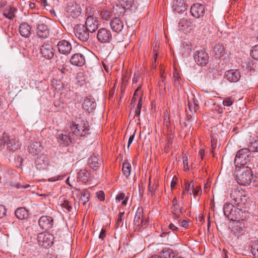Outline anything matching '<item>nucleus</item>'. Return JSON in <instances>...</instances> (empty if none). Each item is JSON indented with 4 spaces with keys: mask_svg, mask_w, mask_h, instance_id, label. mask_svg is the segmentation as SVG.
Instances as JSON below:
<instances>
[{
    "mask_svg": "<svg viewBox=\"0 0 258 258\" xmlns=\"http://www.w3.org/2000/svg\"><path fill=\"white\" fill-rule=\"evenodd\" d=\"M194 57L197 64L202 66H205L208 63L209 58L208 54L203 49L196 50Z\"/></svg>",
    "mask_w": 258,
    "mask_h": 258,
    "instance_id": "nucleus-8",
    "label": "nucleus"
},
{
    "mask_svg": "<svg viewBox=\"0 0 258 258\" xmlns=\"http://www.w3.org/2000/svg\"><path fill=\"white\" fill-rule=\"evenodd\" d=\"M185 191H189L190 189L194 188V183L192 181L189 182L188 181L185 180L184 181Z\"/></svg>",
    "mask_w": 258,
    "mask_h": 258,
    "instance_id": "nucleus-50",
    "label": "nucleus"
},
{
    "mask_svg": "<svg viewBox=\"0 0 258 258\" xmlns=\"http://www.w3.org/2000/svg\"><path fill=\"white\" fill-rule=\"evenodd\" d=\"M223 213L224 215L231 221H239L241 219L240 212L245 210H239L238 207L234 208V206L229 203H226L223 206Z\"/></svg>",
    "mask_w": 258,
    "mask_h": 258,
    "instance_id": "nucleus-3",
    "label": "nucleus"
},
{
    "mask_svg": "<svg viewBox=\"0 0 258 258\" xmlns=\"http://www.w3.org/2000/svg\"><path fill=\"white\" fill-rule=\"evenodd\" d=\"M173 8L175 11L179 13L186 10L185 5L183 0H176L173 5Z\"/></svg>",
    "mask_w": 258,
    "mask_h": 258,
    "instance_id": "nucleus-33",
    "label": "nucleus"
},
{
    "mask_svg": "<svg viewBox=\"0 0 258 258\" xmlns=\"http://www.w3.org/2000/svg\"><path fill=\"white\" fill-rule=\"evenodd\" d=\"M225 76L230 82H237L241 78V73L238 70L231 69L225 72Z\"/></svg>",
    "mask_w": 258,
    "mask_h": 258,
    "instance_id": "nucleus-17",
    "label": "nucleus"
},
{
    "mask_svg": "<svg viewBox=\"0 0 258 258\" xmlns=\"http://www.w3.org/2000/svg\"><path fill=\"white\" fill-rule=\"evenodd\" d=\"M28 149L30 153L36 155L41 152L42 147L39 141H33L28 146Z\"/></svg>",
    "mask_w": 258,
    "mask_h": 258,
    "instance_id": "nucleus-23",
    "label": "nucleus"
},
{
    "mask_svg": "<svg viewBox=\"0 0 258 258\" xmlns=\"http://www.w3.org/2000/svg\"><path fill=\"white\" fill-rule=\"evenodd\" d=\"M70 178H67L66 180V183L70 185L71 187L75 188V185H76V181L74 179L72 181H70Z\"/></svg>",
    "mask_w": 258,
    "mask_h": 258,
    "instance_id": "nucleus-55",
    "label": "nucleus"
},
{
    "mask_svg": "<svg viewBox=\"0 0 258 258\" xmlns=\"http://www.w3.org/2000/svg\"><path fill=\"white\" fill-rule=\"evenodd\" d=\"M249 148L251 152H258V137H256L254 141L251 143Z\"/></svg>",
    "mask_w": 258,
    "mask_h": 258,
    "instance_id": "nucleus-41",
    "label": "nucleus"
},
{
    "mask_svg": "<svg viewBox=\"0 0 258 258\" xmlns=\"http://www.w3.org/2000/svg\"><path fill=\"white\" fill-rule=\"evenodd\" d=\"M120 4L126 9L131 8L134 4V0H119Z\"/></svg>",
    "mask_w": 258,
    "mask_h": 258,
    "instance_id": "nucleus-40",
    "label": "nucleus"
},
{
    "mask_svg": "<svg viewBox=\"0 0 258 258\" xmlns=\"http://www.w3.org/2000/svg\"><path fill=\"white\" fill-rule=\"evenodd\" d=\"M97 38L101 43H109L112 39L111 31L105 28H101L98 31Z\"/></svg>",
    "mask_w": 258,
    "mask_h": 258,
    "instance_id": "nucleus-9",
    "label": "nucleus"
},
{
    "mask_svg": "<svg viewBox=\"0 0 258 258\" xmlns=\"http://www.w3.org/2000/svg\"><path fill=\"white\" fill-rule=\"evenodd\" d=\"M57 141L60 145L66 147L72 142V138L68 135L61 134L57 137Z\"/></svg>",
    "mask_w": 258,
    "mask_h": 258,
    "instance_id": "nucleus-28",
    "label": "nucleus"
},
{
    "mask_svg": "<svg viewBox=\"0 0 258 258\" xmlns=\"http://www.w3.org/2000/svg\"><path fill=\"white\" fill-rule=\"evenodd\" d=\"M9 160L12 162L17 167L22 168L23 159L20 155L14 156L13 155H8Z\"/></svg>",
    "mask_w": 258,
    "mask_h": 258,
    "instance_id": "nucleus-26",
    "label": "nucleus"
},
{
    "mask_svg": "<svg viewBox=\"0 0 258 258\" xmlns=\"http://www.w3.org/2000/svg\"><path fill=\"white\" fill-rule=\"evenodd\" d=\"M44 19L42 16L34 14L30 22L33 27H36V35L39 38L45 39L48 37L50 31L47 25L44 23Z\"/></svg>",
    "mask_w": 258,
    "mask_h": 258,
    "instance_id": "nucleus-1",
    "label": "nucleus"
},
{
    "mask_svg": "<svg viewBox=\"0 0 258 258\" xmlns=\"http://www.w3.org/2000/svg\"><path fill=\"white\" fill-rule=\"evenodd\" d=\"M234 100L230 97H227L223 101L224 106H230L233 104Z\"/></svg>",
    "mask_w": 258,
    "mask_h": 258,
    "instance_id": "nucleus-49",
    "label": "nucleus"
},
{
    "mask_svg": "<svg viewBox=\"0 0 258 258\" xmlns=\"http://www.w3.org/2000/svg\"><path fill=\"white\" fill-rule=\"evenodd\" d=\"M251 179L252 178H251ZM253 186L258 187V179H254L252 181L251 180V183H250Z\"/></svg>",
    "mask_w": 258,
    "mask_h": 258,
    "instance_id": "nucleus-64",
    "label": "nucleus"
},
{
    "mask_svg": "<svg viewBox=\"0 0 258 258\" xmlns=\"http://www.w3.org/2000/svg\"><path fill=\"white\" fill-rule=\"evenodd\" d=\"M90 176V173H89L86 169H83L79 171L77 177H89Z\"/></svg>",
    "mask_w": 258,
    "mask_h": 258,
    "instance_id": "nucleus-44",
    "label": "nucleus"
},
{
    "mask_svg": "<svg viewBox=\"0 0 258 258\" xmlns=\"http://www.w3.org/2000/svg\"><path fill=\"white\" fill-rule=\"evenodd\" d=\"M141 86L139 85L134 92V96H138V97H142L141 96L142 95V92L138 93V92L141 90Z\"/></svg>",
    "mask_w": 258,
    "mask_h": 258,
    "instance_id": "nucleus-61",
    "label": "nucleus"
},
{
    "mask_svg": "<svg viewBox=\"0 0 258 258\" xmlns=\"http://www.w3.org/2000/svg\"><path fill=\"white\" fill-rule=\"evenodd\" d=\"M85 27L89 30L91 33H93L98 28V22L96 17L92 15L88 16L86 20Z\"/></svg>",
    "mask_w": 258,
    "mask_h": 258,
    "instance_id": "nucleus-13",
    "label": "nucleus"
},
{
    "mask_svg": "<svg viewBox=\"0 0 258 258\" xmlns=\"http://www.w3.org/2000/svg\"><path fill=\"white\" fill-rule=\"evenodd\" d=\"M57 47L59 52L64 55H68L72 50L71 43L66 40H61L58 42Z\"/></svg>",
    "mask_w": 258,
    "mask_h": 258,
    "instance_id": "nucleus-12",
    "label": "nucleus"
},
{
    "mask_svg": "<svg viewBox=\"0 0 258 258\" xmlns=\"http://www.w3.org/2000/svg\"><path fill=\"white\" fill-rule=\"evenodd\" d=\"M147 225H148V221L144 220L143 218L141 222V225L140 224V226H139L138 231H140L142 229L145 228L147 226Z\"/></svg>",
    "mask_w": 258,
    "mask_h": 258,
    "instance_id": "nucleus-54",
    "label": "nucleus"
},
{
    "mask_svg": "<svg viewBox=\"0 0 258 258\" xmlns=\"http://www.w3.org/2000/svg\"><path fill=\"white\" fill-rule=\"evenodd\" d=\"M62 207L67 210L69 212L71 211L72 209V207L69 204V202L68 201H64L62 204Z\"/></svg>",
    "mask_w": 258,
    "mask_h": 258,
    "instance_id": "nucleus-57",
    "label": "nucleus"
},
{
    "mask_svg": "<svg viewBox=\"0 0 258 258\" xmlns=\"http://www.w3.org/2000/svg\"><path fill=\"white\" fill-rule=\"evenodd\" d=\"M235 179L238 184L243 186L248 185L251 183V178H235Z\"/></svg>",
    "mask_w": 258,
    "mask_h": 258,
    "instance_id": "nucleus-39",
    "label": "nucleus"
},
{
    "mask_svg": "<svg viewBox=\"0 0 258 258\" xmlns=\"http://www.w3.org/2000/svg\"><path fill=\"white\" fill-rule=\"evenodd\" d=\"M161 258H173L175 256V253L172 249L169 248H164L160 251Z\"/></svg>",
    "mask_w": 258,
    "mask_h": 258,
    "instance_id": "nucleus-31",
    "label": "nucleus"
},
{
    "mask_svg": "<svg viewBox=\"0 0 258 258\" xmlns=\"http://www.w3.org/2000/svg\"><path fill=\"white\" fill-rule=\"evenodd\" d=\"M7 137V135L4 133L2 136L0 138V151L3 149L5 146L6 143V138Z\"/></svg>",
    "mask_w": 258,
    "mask_h": 258,
    "instance_id": "nucleus-47",
    "label": "nucleus"
},
{
    "mask_svg": "<svg viewBox=\"0 0 258 258\" xmlns=\"http://www.w3.org/2000/svg\"><path fill=\"white\" fill-rule=\"evenodd\" d=\"M99 12L100 13V16L103 20H109L111 19L113 15V12L110 10L101 8L99 11Z\"/></svg>",
    "mask_w": 258,
    "mask_h": 258,
    "instance_id": "nucleus-29",
    "label": "nucleus"
},
{
    "mask_svg": "<svg viewBox=\"0 0 258 258\" xmlns=\"http://www.w3.org/2000/svg\"><path fill=\"white\" fill-rule=\"evenodd\" d=\"M226 50L223 44L218 43L213 48V54L216 57L220 58L226 54Z\"/></svg>",
    "mask_w": 258,
    "mask_h": 258,
    "instance_id": "nucleus-22",
    "label": "nucleus"
},
{
    "mask_svg": "<svg viewBox=\"0 0 258 258\" xmlns=\"http://www.w3.org/2000/svg\"><path fill=\"white\" fill-rule=\"evenodd\" d=\"M17 9L14 7H9L8 9H6L3 14L7 18L10 20H13L15 17V13Z\"/></svg>",
    "mask_w": 258,
    "mask_h": 258,
    "instance_id": "nucleus-32",
    "label": "nucleus"
},
{
    "mask_svg": "<svg viewBox=\"0 0 258 258\" xmlns=\"http://www.w3.org/2000/svg\"><path fill=\"white\" fill-rule=\"evenodd\" d=\"M40 51L43 56L46 59H51L54 56L52 46L48 43L42 45Z\"/></svg>",
    "mask_w": 258,
    "mask_h": 258,
    "instance_id": "nucleus-20",
    "label": "nucleus"
},
{
    "mask_svg": "<svg viewBox=\"0 0 258 258\" xmlns=\"http://www.w3.org/2000/svg\"><path fill=\"white\" fill-rule=\"evenodd\" d=\"M230 198L234 205L239 210H245L248 205V198L245 191L238 187L232 189L230 193Z\"/></svg>",
    "mask_w": 258,
    "mask_h": 258,
    "instance_id": "nucleus-2",
    "label": "nucleus"
},
{
    "mask_svg": "<svg viewBox=\"0 0 258 258\" xmlns=\"http://www.w3.org/2000/svg\"><path fill=\"white\" fill-rule=\"evenodd\" d=\"M173 78H174V86L176 88H177V89H178L179 88H180V80H181V78L179 76V74L176 72H174L173 73Z\"/></svg>",
    "mask_w": 258,
    "mask_h": 258,
    "instance_id": "nucleus-42",
    "label": "nucleus"
},
{
    "mask_svg": "<svg viewBox=\"0 0 258 258\" xmlns=\"http://www.w3.org/2000/svg\"><path fill=\"white\" fill-rule=\"evenodd\" d=\"M7 146L10 151H16L19 147L18 139L14 137H7Z\"/></svg>",
    "mask_w": 258,
    "mask_h": 258,
    "instance_id": "nucleus-24",
    "label": "nucleus"
},
{
    "mask_svg": "<svg viewBox=\"0 0 258 258\" xmlns=\"http://www.w3.org/2000/svg\"><path fill=\"white\" fill-rule=\"evenodd\" d=\"M6 183L8 184V185H9L10 186H16L18 188H21V187H23L24 188H27L28 187H30V185L29 184H26V185H21V184L20 183H17L15 184V183H12L11 182H7Z\"/></svg>",
    "mask_w": 258,
    "mask_h": 258,
    "instance_id": "nucleus-48",
    "label": "nucleus"
},
{
    "mask_svg": "<svg viewBox=\"0 0 258 258\" xmlns=\"http://www.w3.org/2000/svg\"><path fill=\"white\" fill-rule=\"evenodd\" d=\"M15 214L16 217L20 220L25 219L29 217L28 211L23 207L18 208L16 210Z\"/></svg>",
    "mask_w": 258,
    "mask_h": 258,
    "instance_id": "nucleus-27",
    "label": "nucleus"
},
{
    "mask_svg": "<svg viewBox=\"0 0 258 258\" xmlns=\"http://www.w3.org/2000/svg\"><path fill=\"white\" fill-rule=\"evenodd\" d=\"M96 106L95 99L91 97H86L84 99L83 107L89 113L93 112Z\"/></svg>",
    "mask_w": 258,
    "mask_h": 258,
    "instance_id": "nucleus-19",
    "label": "nucleus"
},
{
    "mask_svg": "<svg viewBox=\"0 0 258 258\" xmlns=\"http://www.w3.org/2000/svg\"><path fill=\"white\" fill-rule=\"evenodd\" d=\"M32 27L26 22H23L20 25L19 30L21 35L25 38H29L31 34Z\"/></svg>",
    "mask_w": 258,
    "mask_h": 258,
    "instance_id": "nucleus-21",
    "label": "nucleus"
},
{
    "mask_svg": "<svg viewBox=\"0 0 258 258\" xmlns=\"http://www.w3.org/2000/svg\"><path fill=\"white\" fill-rule=\"evenodd\" d=\"M252 247V253L253 254L258 257V242L256 244H255Z\"/></svg>",
    "mask_w": 258,
    "mask_h": 258,
    "instance_id": "nucleus-56",
    "label": "nucleus"
},
{
    "mask_svg": "<svg viewBox=\"0 0 258 258\" xmlns=\"http://www.w3.org/2000/svg\"><path fill=\"white\" fill-rule=\"evenodd\" d=\"M169 229H170L171 230H172L173 231H177L179 230V228L177 227H176V226H175L174 224H173L172 223H171L169 225Z\"/></svg>",
    "mask_w": 258,
    "mask_h": 258,
    "instance_id": "nucleus-63",
    "label": "nucleus"
},
{
    "mask_svg": "<svg viewBox=\"0 0 258 258\" xmlns=\"http://www.w3.org/2000/svg\"><path fill=\"white\" fill-rule=\"evenodd\" d=\"M7 209L6 207L2 205H0V219H3L5 217Z\"/></svg>",
    "mask_w": 258,
    "mask_h": 258,
    "instance_id": "nucleus-52",
    "label": "nucleus"
},
{
    "mask_svg": "<svg viewBox=\"0 0 258 258\" xmlns=\"http://www.w3.org/2000/svg\"><path fill=\"white\" fill-rule=\"evenodd\" d=\"M143 218V210H140L138 209L136 213L134 220L135 229L136 230H138L140 224L141 225V222Z\"/></svg>",
    "mask_w": 258,
    "mask_h": 258,
    "instance_id": "nucleus-30",
    "label": "nucleus"
},
{
    "mask_svg": "<svg viewBox=\"0 0 258 258\" xmlns=\"http://www.w3.org/2000/svg\"><path fill=\"white\" fill-rule=\"evenodd\" d=\"M182 207L179 208V206H172L171 208V212L173 215V218L175 219L179 218L182 213Z\"/></svg>",
    "mask_w": 258,
    "mask_h": 258,
    "instance_id": "nucleus-35",
    "label": "nucleus"
},
{
    "mask_svg": "<svg viewBox=\"0 0 258 258\" xmlns=\"http://www.w3.org/2000/svg\"><path fill=\"white\" fill-rule=\"evenodd\" d=\"M183 164L184 170H188L189 169V166L188 164V159L186 156L183 157Z\"/></svg>",
    "mask_w": 258,
    "mask_h": 258,
    "instance_id": "nucleus-53",
    "label": "nucleus"
},
{
    "mask_svg": "<svg viewBox=\"0 0 258 258\" xmlns=\"http://www.w3.org/2000/svg\"><path fill=\"white\" fill-rule=\"evenodd\" d=\"M90 194L87 190H83L81 192L80 202H81L83 205H85L90 199Z\"/></svg>",
    "mask_w": 258,
    "mask_h": 258,
    "instance_id": "nucleus-34",
    "label": "nucleus"
},
{
    "mask_svg": "<svg viewBox=\"0 0 258 258\" xmlns=\"http://www.w3.org/2000/svg\"><path fill=\"white\" fill-rule=\"evenodd\" d=\"M251 151L248 148H243L239 150L235 156L234 159L235 164L238 165H245L250 160Z\"/></svg>",
    "mask_w": 258,
    "mask_h": 258,
    "instance_id": "nucleus-5",
    "label": "nucleus"
},
{
    "mask_svg": "<svg viewBox=\"0 0 258 258\" xmlns=\"http://www.w3.org/2000/svg\"><path fill=\"white\" fill-rule=\"evenodd\" d=\"M188 108L190 112H196L199 108L198 100H196L195 98H193L192 102H190L188 101Z\"/></svg>",
    "mask_w": 258,
    "mask_h": 258,
    "instance_id": "nucleus-36",
    "label": "nucleus"
},
{
    "mask_svg": "<svg viewBox=\"0 0 258 258\" xmlns=\"http://www.w3.org/2000/svg\"><path fill=\"white\" fill-rule=\"evenodd\" d=\"M110 26L113 31L118 33L122 30L124 23L120 18L115 17L110 20Z\"/></svg>",
    "mask_w": 258,
    "mask_h": 258,
    "instance_id": "nucleus-14",
    "label": "nucleus"
},
{
    "mask_svg": "<svg viewBox=\"0 0 258 258\" xmlns=\"http://www.w3.org/2000/svg\"><path fill=\"white\" fill-rule=\"evenodd\" d=\"M74 33L75 36L82 42H86L90 37V33L84 25L78 24L76 25L74 29Z\"/></svg>",
    "mask_w": 258,
    "mask_h": 258,
    "instance_id": "nucleus-6",
    "label": "nucleus"
},
{
    "mask_svg": "<svg viewBox=\"0 0 258 258\" xmlns=\"http://www.w3.org/2000/svg\"><path fill=\"white\" fill-rule=\"evenodd\" d=\"M89 163L91 168L100 167L102 163V160L98 156L93 155L89 159Z\"/></svg>",
    "mask_w": 258,
    "mask_h": 258,
    "instance_id": "nucleus-25",
    "label": "nucleus"
},
{
    "mask_svg": "<svg viewBox=\"0 0 258 258\" xmlns=\"http://www.w3.org/2000/svg\"><path fill=\"white\" fill-rule=\"evenodd\" d=\"M53 239V235L49 233H41L37 236L39 245L45 248L50 247L52 245Z\"/></svg>",
    "mask_w": 258,
    "mask_h": 258,
    "instance_id": "nucleus-7",
    "label": "nucleus"
},
{
    "mask_svg": "<svg viewBox=\"0 0 258 258\" xmlns=\"http://www.w3.org/2000/svg\"><path fill=\"white\" fill-rule=\"evenodd\" d=\"M250 55L254 59H258V44L252 47L250 51Z\"/></svg>",
    "mask_w": 258,
    "mask_h": 258,
    "instance_id": "nucleus-43",
    "label": "nucleus"
},
{
    "mask_svg": "<svg viewBox=\"0 0 258 258\" xmlns=\"http://www.w3.org/2000/svg\"><path fill=\"white\" fill-rule=\"evenodd\" d=\"M190 12L195 18H200L205 14V6L199 3L194 4L190 8Z\"/></svg>",
    "mask_w": 258,
    "mask_h": 258,
    "instance_id": "nucleus-18",
    "label": "nucleus"
},
{
    "mask_svg": "<svg viewBox=\"0 0 258 258\" xmlns=\"http://www.w3.org/2000/svg\"><path fill=\"white\" fill-rule=\"evenodd\" d=\"M96 195L98 200L100 201H104L105 200V194L103 191L100 190L96 192Z\"/></svg>",
    "mask_w": 258,
    "mask_h": 258,
    "instance_id": "nucleus-51",
    "label": "nucleus"
},
{
    "mask_svg": "<svg viewBox=\"0 0 258 258\" xmlns=\"http://www.w3.org/2000/svg\"><path fill=\"white\" fill-rule=\"evenodd\" d=\"M142 106V97H140L137 106L136 107L135 109V115L139 116L141 113V110Z\"/></svg>",
    "mask_w": 258,
    "mask_h": 258,
    "instance_id": "nucleus-46",
    "label": "nucleus"
},
{
    "mask_svg": "<svg viewBox=\"0 0 258 258\" xmlns=\"http://www.w3.org/2000/svg\"><path fill=\"white\" fill-rule=\"evenodd\" d=\"M201 189V187L199 186H196L192 189V193L194 194V196L196 197L198 196L199 194V191Z\"/></svg>",
    "mask_w": 258,
    "mask_h": 258,
    "instance_id": "nucleus-59",
    "label": "nucleus"
},
{
    "mask_svg": "<svg viewBox=\"0 0 258 258\" xmlns=\"http://www.w3.org/2000/svg\"><path fill=\"white\" fill-rule=\"evenodd\" d=\"M73 126L75 128L73 133L77 136L85 138L91 134L89 123L86 120H82L80 122L73 124Z\"/></svg>",
    "mask_w": 258,
    "mask_h": 258,
    "instance_id": "nucleus-4",
    "label": "nucleus"
},
{
    "mask_svg": "<svg viewBox=\"0 0 258 258\" xmlns=\"http://www.w3.org/2000/svg\"><path fill=\"white\" fill-rule=\"evenodd\" d=\"M122 219L121 217H118L116 224L115 225V227L116 228H118L119 227H121L122 226Z\"/></svg>",
    "mask_w": 258,
    "mask_h": 258,
    "instance_id": "nucleus-58",
    "label": "nucleus"
},
{
    "mask_svg": "<svg viewBox=\"0 0 258 258\" xmlns=\"http://www.w3.org/2000/svg\"><path fill=\"white\" fill-rule=\"evenodd\" d=\"M124 197L125 195L124 193H119L116 196V200L118 202H120V201L123 200L122 202V205H126L127 202V200L126 198L124 200Z\"/></svg>",
    "mask_w": 258,
    "mask_h": 258,
    "instance_id": "nucleus-45",
    "label": "nucleus"
},
{
    "mask_svg": "<svg viewBox=\"0 0 258 258\" xmlns=\"http://www.w3.org/2000/svg\"><path fill=\"white\" fill-rule=\"evenodd\" d=\"M35 166L37 170H43L47 168L49 165L48 157L44 155L41 154L35 160Z\"/></svg>",
    "mask_w": 258,
    "mask_h": 258,
    "instance_id": "nucleus-10",
    "label": "nucleus"
},
{
    "mask_svg": "<svg viewBox=\"0 0 258 258\" xmlns=\"http://www.w3.org/2000/svg\"><path fill=\"white\" fill-rule=\"evenodd\" d=\"M131 165L129 163H123L122 164V172L125 177H128L130 175Z\"/></svg>",
    "mask_w": 258,
    "mask_h": 258,
    "instance_id": "nucleus-37",
    "label": "nucleus"
},
{
    "mask_svg": "<svg viewBox=\"0 0 258 258\" xmlns=\"http://www.w3.org/2000/svg\"><path fill=\"white\" fill-rule=\"evenodd\" d=\"M235 177H241L251 176L252 175V171L251 168L245 165L238 166L235 164Z\"/></svg>",
    "mask_w": 258,
    "mask_h": 258,
    "instance_id": "nucleus-11",
    "label": "nucleus"
},
{
    "mask_svg": "<svg viewBox=\"0 0 258 258\" xmlns=\"http://www.w3.org/2000/svg\"><path fill=\"white\" fill-rule=\"evenodd\" d=\"M70 63L75 66L82 67L86 63L84 55L80 53L73 54L70 58Z\"/></svg>",
    "mask_w": 258,
    "mask_h": 258,
    "instance_id": "nucleus-15",
    "label": "nucleus"
},
{
    "mask_svg": "<svg viewBox=\"0 0 258 258\" xmlns=\"http://www.w3.org/2000/svg\"><path fill=\"white\" fill-rule=\"evenodd\" d=\"M8 173L10 175L15 176V177H18L19 176V174L16 171H15L13 169H11L8 171Z\"/></svg>",
    "mask_w": 258,
    "mask_h": 258,
    "instance_id": "nucleus-60",
    "label": "nucleus"
},
{
    "mask_svg": "<svg viewBox=\"0 0 258 258\" xmlns=\"http://www.w3.org/2000/svg\"><path fill=\"white\" fill-rule=\"evenodd\" d=\"M53 220L51 217L47 216H42L39 220L40 227L44 230H48L52 228Z\"/></svg>",
    "mask_w": 258,
    "mask_h": 258,
    "instance_id": "nucleus-16",
    "label": "nucleus"
},
{
    "mask_svg": "<svg viewBox=\"0 0 258 258\" xmlns=\"http://www.w3.org/2000/svg\"><path fill=\"white\" fill-rule=\"evenodd\" d=\"M154 183L152 185V180L151 178H149V184H148V189L149 191L151 192H154L157 187L158 186V181L155 179V178H153Z\"/></svg>",
    "mask_w": 258,
    "mask_h": 258,
    "instance_id": "nucleus-38",
    "label": "nucleus"
},
{
    "mask_svg": "<svg viewBox=\"0 0 258 258\" xmlns=\"http://www.w3.org/2000/svg\"><path fill=\"white\" fill-rule=\"evenodd\" d=\"M135 138V133L133 134L132 135H131L129 139H128V144H127V150L128 151V148L131 145V144H132V143L133 142V140H134V139Z\"/></svg>",
    "mask_w": 258,
    "mask_h": 258,
    "instance_id": "nucleus-62",
    "label": "nucleus"
}]
</instances>
